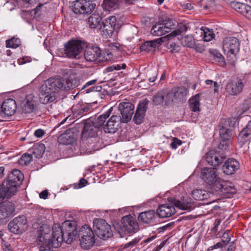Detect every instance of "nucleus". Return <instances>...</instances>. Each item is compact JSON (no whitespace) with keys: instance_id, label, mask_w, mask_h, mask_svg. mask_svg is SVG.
<instances>
[{"instance_id":"nucleus-25","label":"nucleus","mask_w":251,"mask_h":251,"mask_svg":"<svg viewBox=\"0 0 251 251\" xmlns=\"http://www.w3.org/2000/svg\"><path fill=\"white\" fill-rule=\"evenodd\" d=\"M122 122L121 116L117 114H114L108 120L106 123L102 126L105 133H115L118 129L120 124Z\"/></svg>"},{"instance_id":"nucleus-19","label":"nucleus","mask_w":251,"mask_h":251,"mask_svg":"<svg viewBox=\"0 0 251 251\" xmlns=\"http://www.w3.org/2000/svg\"><path fill=\"white\" fill-rule=\"evenodd\" d=\"M77 135L76 128H70L58 136L57 141L60 144L71 145L76 141Z\"/></svg>"},{"instance_id":"nucleus-63","label":"nucleus","mask_w":251,"mask_h":251,"mask_svg":"<svg viewBox=\"0 0 251 251\" xmlns=\"http://www.w3.org/2000/svg\"><path fill=\"white\" fill-rule=\"evenodd\" d=\"M236 246L234 242H231L226 251H234L236 249Z\"/></svg>"},{"instance_id":"nucleus-58","label":"nucleus","mask_w":251,"mask_h":251,"mask_svg":"<svg viewBox=\"0 0 251 251\" xmlns=\"http://www.w3.org/2000/svg\"><path fill=\"white\" fill-rule=\"evenodd\" d=\"M173 224H174L173 223H170L161 227H158L157 229L158 232L160 233L164 232V231L167 230V228H169L171 226H172Z\"/></svg>"},{"instance_id":"nucleus-54","label":"nucleus","mask_w":251,"mask_h":251,"mask_svg":"<svg viewBox=\"0 0 251 251\" xmlns=\"http://www.w3.org/2000/svg\"><path fill=\"white\" fill-rule=\"evenodd\" d=\"M205 83L207 85H210V84H212L213 83H214V84H213V88H214L213 91H214V93H217L218 92V90H219V85H218L217 82H214V81H213L211 80L207 79V80H206L205 81Z\"/></svg>"},{"instance_id":"nucleus-3","label":"nucleus","mask_w":251,"mask_h":251,"mask_svg":"<svg viewBox=\"0 0 251 251\" xmlns=\"http://www.w3.org/2000/svg\"><path fill=\"white\" fill-rule=\"evenodd\" d=\"M23 173L18 169L10 172L2 181L0 188V195L3 198H10L15 195L24 180Z\"/></svg>"},{"instance_id":"nucleus-47","label":"nucleus","mask_w":251,"mask_h":251,"mask_svg":"<svg viewBox=\"0 0 251 251\" xmlns=\"http://www.w3.org/2000/svg\"><path fill=\"white\" fill-rule=\"evenodd\" d=\"M21 45V41L19 38H12L6 41V47L8 48L16 49Z\"/></svg>"},{"instance_id":"nucleus-6","label":"nucleus","mask_w":251,"mask_h":251,"mask_svg":"<svg viewBox=\"0 0 251 251\" xmlns=\"http://www.w3.org/2000/svg\"><path fill=\"white\" fill-rule=\"evenodd\" d=\"M86 46V42L82 39H71L64 44L62 56L71 59H76Z\"/></svg>"},{"instance_id":"nucleus-5","label":"nucleus","mask_w":251,"mask_h":251,"mask_svg":"<svg viewBox=\"0 0 251 251\" xmlns=\"http://www.w3.org/2000/svg\"><path fill=\"white\" fill-rule=\"evenodd\" d=\"M168 201L172 205L165 204L159 206L156 211L157 218H164L169 217L176 213L174 206L183 210H191L193 209V206L188 203H185L176 200L174 198H168Z\"/></svg>"},{"instance_id":"nucleus-40","label":"nucleus","mask_w":251,"mask_h":251,"mask_svg":"<svg viewBox=\"0 0 251 251\" xmlns=\"http://www.w3.org/2000/svg\"><path fill=\"white\" fill-rule=\"evenodd\" d=\"M187 28L188 27L183 24L181 23L178 24L177 30H174L167 35L168 39L169 40H171L179 34L185 32L187 30Z\"/></svg>"},{"instance_id":"nucleus-59","label":"nucleus","mask_w":251,"mask_h":251,"mask_svg":"<svg viewBox=\"0 0 251 251\" xmlns=\"http://www.w3.org/2000/svg\"><path fill=\"white\" fill-rule=\"evenodd\" d=\"M45 133L44 130L42 129H38L34 132V135L37 138H41Z\"/></svg>"},{"instance_id":"nucleus-53","label":"nucleus","mask_w":251,"mask_h":251,"mask_svg":"<svg viewBox=\"0 0 251 251\" xmlns=\"http://www.w3.org/2000/svg\"><path fill=\"white\" fill-rule=\"evenodd\" d=\"M182 144V141L177 138H174L173 142L171 143V146L173 149H176L177 147Z\"/></svg>"},{"instance_id":"nucleus-37","label":"nucleus","mask_w":251,"mask_h":251,"mask_svg":"<svg viewBox=\"0 0 251 251\" xmlns=\"http://www.w3.org/2000/svg\"><path fill=\"white\" fill-rule=\"evenodd\" d=\"M201 30H202L201 36H202L204 41L209 42L214 38L215 34L212 29L202 26Z\"/></svg>"},{"instance_id":"nucleus-20","label":"nucleus","mask_w":251,"mask_h":251,"mask_svg":"<svg viewBox=\"0 0 251 251\" xmlns=\"http://www.w3.org/2000/svg\"><path fill=\"white\" fill-rule=\"evenodd\" d=\"M15 204L10 201H4L0 203V220L3 222L4 220L12 218L15 214Z\"/></svg>"},{"instance_id":"nucleus-17","label":"nucleus","mask_w":251,"mask_h":251,"mask_svg":"<svg viewBox=\"0 0 251 251\" xmlns=\"http://www.w3.org/2000/svg\"><path fill=\"white\" fill-rule=\"evenodd\" d=\"M84 56L85 60L89 62H94L101 56V50L100 48L94 45L88 44L86 42L85 46Z\"/></svg>"},{"instance_id":"nucleus-27","label":"nucleus","mask_w":251,"mask_h":251,"mask_svg":"<svg viewBox=\"0 0 251 251\" xmlns=\"http://www.w3.org/2000/svg\"><path fill=\"white\" fill-rule=\"evenodd\" d=\"M230 6L235 11L242 14L248 19L251 20V6L249 5L240 2L233 1Z\"/></svg>"},{"instance_id":"nucleus-57","label":"nucleus","mask_w":251,"mask_h":251,"mask_svg":"<svg viewBox=\"0 0 251 251\" xmlns=\"http://www.w3.org/2000/svg\"><path fill=\"white\" fill-rule=\"evenodd\" d=\"M101 90V87L100 86H92L91 88L86 89V93H89L91 92H100Z\"/></svg>"},{"instance_id":"nucleus-9","label":"nucleus","mask_w":251,"mask_h":251,"mask_svg":"<svg viewBox=\"0 0 251 251\" xmlns=\"http://www.w3.org/2000/svg\"><path fill=\"white\" fill-rule=\"evenodd\" d=\"M95 231L97 236L100 239L106 240L113 235L111 226L105 220L97 219L94 220Z\"/></svg>"},{"instance_id":"nucleus-7","label":"nucleus","mask_w":251,"mask_h":251,"mask_svg":"<svg viewBox=\"0 0 251 251\" xmlns=\"http://www.w3.org/2000/svg\"><path fill=\"white\" fill-rule=\"evenodd\" d=\"M236 122L229 119H221L219 125V134L222 141L219 144V148L223 149L224 147H228L229 140L235 133Z\"/></svg>"},{"instance_id":"nucleus-21","label":"nucleus","mask_w":251,"mask_h":251,"mask_svg":"<svg viewBox=\"0 0 251 251\" xmlns=\"http://www.w3.org/2000/svg\"><path fill=\"white\" fill-rule=\"evenodd\" d=\"M149 103V100L147 98L139 101L133 119V122L136 125H140L144 122Z\"/></svg>"},{"instance_id":"nucleus-34","label":"nucleus","mask_w":251,"mask_h":251,"mask_svg":"<svg viewBox=\"0 0 251 251\" xmlns=\"http://www.w3.org/2000/svg\"><path fill=\"white\" fill-rule=\"evenodd\" d=\"M102 18L99 14L94 12L89 18L88 23L91 28H96L98 26L100 27Z\"/></svg>"},{"instance_id":"nucleus-15","label":"nucleus","mask_w":251,"mask_h":251,"mask_svg":"<svg viewBox=\"0 0 251 251\" xmlns=\"http://www.w3.org/2000/svg\"><path fill=\"white\" fill-rule=\"evenodd\" d=\"M188 93L187 89L185 87H175L168 91L167 101L173 102L176 100L180 102L185 100V97Z\"/></svg>"},{"instance_id":"nucleus-30","label":"nucleus","mask_w":251,"mask_h":251,"mask_svg":"<svg viewBox=\"0 0 251 251\" xmlns=\"http://www.w3.org/2000/svg\"><path fill=\"white\" fill-rule=\"evenodd\" d=\"M128 4H133L136 0H124ZM122 0H103L102 5L103 9L108 11L115 10L119 7Z\"/></svg>"},{"instance_id":"nucleus-38","label":"nucleus","mask_w":251,"mask_h":251,"mask_svg":"<svg viewBox=\"0 0 251 251\" xmlns=\"http://www.w3.org/2000/svg\"><path fill=\"white\" fill-rule=\"evenodd\" d=\"M200 94H197L189 100V104L191 109L194 112L199 111L200 105Z\"/></svg>"},{"instance_id":"nucleus-51","label":"nucleus","mask_w":251,"mask_h":251,"mask_svg":"<svg viewBox=\"0 0 251 251\" xmlns=\"http://www.w3.org/2000/svg\"><path fill=\"white\" fill-rule=\"evenodd\" d=\"M251 108V98L245 100L242 104V109L244 111H246Z\"/></svg>"},{"instance_id":"nucleus-61","label":"nucleus","mask_w":251,"mask_h":251,"mask_svg":"<svg viewBox=\"0 0 251 251\" xmlns=\"http://www.w3.org/2000/svg\"><path fill=\"white\" fill-rule=\"evenodd\" d=\"M97 79H93V80H90V81H88L87 82H86L82 87V88H81V91H82V90L85 89L86 88H87V87L89 86H91V85H93L94 84H95L96 83V82H97Z\"/></svg>"},{"instance_id":"nucleus-44","label":"nucleus","mask_w":251,"mask_h":251,"mask_svg":"<svg viewBox=\"0 0 251 251\" xmlns=\"http://www.w3.org/2000/svg\"><path fill=\"white\" fill-rule=\"evenodd\" d=\"M34 104L33 101L27 100L22 106V111L24 113H30L33 111Z\"/></svg>"},{"instance_id":"nucleus-14","label":"nucleus","mask_w":251,"mask_h":251,"mask_svg":"<svg viewBox=\"0 0 251 251\" xmlns=\"http://www.w3.org/2000/svg\"><path fill=\"white\" fill-rule=\"evenodd\" d=\"M134 105L130 102H122L118 106V111L120 112L122 122L127 123L131 119L134 113Z\"/></svg>"},{"instance_id":"nucleus-16","label":"nucleus","mask_w":251,"mask_h":251,"mask_svg":"<svg viewBox=\"0 0 251 251\" xmlns=\"http://www.w3.org/2000/svg\"><path fill=\"white\" fill-rule=\"evenodd\" d=\"M117 22L115 16H109L101 23L100 27V30L102 32L105 38L111 37L114 31Z\"/></svg>"},{"instance_id":"nucleus-29","label":"nucleus","mask_w":251,"mask_h":251,"mask_svg":"<svg viewBox=\"0 0 251 251\" xmlns=\"http://www.w3.org/2000/svg\"><path fill=\"white\" fill-rule=\"evenodd\" d=\"M156 218H157V215L152 210L141 212L138 217L139 221L144 224H154L156 222Z\"/></svg>"},{"instance_id":"nucleus-35","label":"nucleus","mask_w":251,"mask_h":251,"mask_svg":"<svg viewBox=\"0 0 251 251\" xmlns=\"http://www.w3.org/2000/svg\"><path fill=\"white\" fill-rule=\"evenodd\" d=\"M151 32L153 35L159 36L164 35L165 33L169 32L170 31L165 29L160 20L152 27Z\"/></svg>"},{"instance_id":"nucleus-18","label":"nucleus","mask_w":251,"mask_h":251,"mask_svg":"<svg viewBox=\"0 0 251 251\" xmlns=\"http://www.w3.org/2000/svg\"><path fill=\"white\" fill-rule=\"evenodd\" d=\"M213 190L216 192V194L227 197L230 196L228 195L236 193V190L234 186L228 185L222 179H219V182L214 185Z\"/></svg>"},{"instance_id":"nucleus-48","label":"nucleus","mask_w":251,"mask_h":251,"mask_svg":"<svg viewBox=\"0 0 251 251\" xmlns=\"http://www.w3.org/2000/svg\"><path fill=\"white\" fill-rule=\"evenodd\" d=\"M126 64L123 63L121 65L120 64H113L110 66L106 67L105 70L107 72H111L114 70H120L121 69H126Z\"/></svg>"},{"instance_id":"nucleus-43","label":"nucleus","mask_w":251,"mask_h":251,"mask_svg":"<svg viewBox=\"0 0 251 251\" xmlns=\"http://www.w3.org/2000/svg\"><path fill=\"white\" fill-rule=\"evenodd\" d=\"M181 44L183 46L193 48L195 44L194 39L192 36H186L180 39Z\"/></svg>"},{"instance_id":"nucleus-39","label":"nucleus","mask_w":251,"mask_h":251,"mask_svg":"<svg viewBox=\"0 0 251 251\" xmlns=\"http://www.w3.org/2000/svg\"><path fill=\"white\" fill-rule=\"evenodd\" d=\"M65 79L66 87L64 88H66V91L75 88L79 85L80 79L78 77H73L72 78L70 76L69 78Z\"/></svg>"},{"instance_id":"nucleus-26","label":"nucleus","mask_w":251,"mask_h":251,"mask_svg":"<svg viewBox=\"0 0 251 251\" xmlns=\"http://www.w3.org/2000/svg\"><path fill=\"white\" fill-rule=\"evenodd\" d=\"M240 163L235 158H230L226 160L222 167L223 173L226 175H232L240 168Z\"/></svg>"},{"instance_id":"nucleus-11","label":"nucleus","mask_w":251,"mask_h":251,"mask_svg":"<svg viewBox=\"0 0 251 251\" xmlns=\"http://www.w3.org/2000/svg\"><path fill=\"white\" fill-rule=\"evenodd\" d=\"M248 79L245 76H242L229 81L226 87V93L231 96L237 95L242 91Z\"/></svg>"},{"instance_id":"nucleus-62","label":"nucleus","mask_w":251,"mask_h":251,"mask_svg":"<svg viewBox=\"0 0 251 251\" xmlns=\"http://www.w3.org/2000/svg\"><path fill=\"white\" fill-rule=\"evenodd\" d=\"M88 181L86 179L84 178H81L79 181L78 184V188H81L84 187L86 183H87Z\"/></svg>"},{"instance_id":"nucleus-12","label":"nucleus","mask_w":251,"mask_h":251,"mask_svg":"<svg viewBox=\"0 0 251 251\" xmlns=\"http://www.w3.org/2000/svg\"><path fill=\"white\" fill-rule=\"evenodd\" d=\"M27 226L26 218L24 215L15 218L8 225V227L10 231L17 234L25 232Z\"/></svg>"},{"instance_id":"nucleus-46","label":"nucleus","mask_w":251,"mask_h":251,"mask_svg":"<svg viewBox=\"0 0 251 251\" xmlns=\"http://www.w3.org/2000/svg\"><path fill=\"white\" fill-rule=\"evenodd\" d=\"M161 22L162 23V25L164 26L167 30L170 31L171 29H173L175 27L174 20L173 19L166 18L165 19L161 20Z\"/></svg>"},{"instance_id":"nucleus-1","label":"nucleus","mask_w":251,"mask_h":251,"mask_svg":"<svg viewBox=\"0 0 251 251\" xmlns=\"http://www.w3.org/2000/svg\"><path fill=\"white\" fill-rule=\"evenodd\" d=\"M34 226H35L34 225ZM37 228L36 242L40 251H55L61 245L63 241L70 244L76 237L79 238L80 245L84 250L91 248L95 243L93 231L88 225L82 226L78 231L75 224L65 222L61 227H50L47 224H42Z\"/></svg>"},{"instance_id":"nucleus-24","label":"nucleus","mask_w":251,"mask_h":251,"mask_svg":"<svg viewBox=\"0 0 251 251\" xmlns=\"http://www.w3.org/2000/svg\"><path fill=\"white\" fill-rule=\"evenodd\" d=\"M216 169L215 168H205L201 172L202 179L207 184L212 186V188L219 179L216 175Z\"/></svg>"},{"instance_id":"nucleus-50","label":"nucleus","mask_w":251,"mask_h":251,"mask_svg":"<svg viewBox=\"0 0 251 251\" xmlns=\"http://www.w3.org/2000/svg\"><path fill=\"white\" fill-rule=\"evenodd\" d=\"M230 231L229 230H227L226 231L223 235L222 242L226 246L228 243L230 241Z\"/></svg>"},{"instance_id":"nucleus-36","label":"nucleus","mask_w":251,"mask_h":251,"mask_svg":"<svg viewBox=\"0 0 251 251\" xmlns=\"http://www.w3.org/2000/svg\"><path fill=\"white\" fill-rule=\"evenodd\" d=\"M192 196L195 200L202 201L207 199L208 194L205 190L196 189L192 191Z\"/></svg>"},{"instance_id":"nucleus-4","label":"nucleus","mask_w":251,"mask_h":251,"mask_svg":"<svg viewBox=\"0 0 251 251\" xmlns=\"http://www.w3.org/2000/svg\"><path fill=\"white\" fill-rule=\"evenodd\" d=\"M112 111L113 107H111L97 118L91 117L87 119L83 127V135L90 138L98 136L99 132H101L102 126Z\"/></svg>"},{"instance_id":"nucleus-55","label":"nucleus","mask_w":251,"mask_h":251,"mask_svg":"<svg viewBox=\"0 0 251 251\" xmlns=\"http://www.w3.org/2000/svg\"><path fill=\"white\" fill-rule=\"evenodd\" d=\"M225 246V245L221 242H218L216 243L215 245L209 247L207 251H211L214 249H217L219 248H223V247Z\"/></svg>"},{"instance_id":"nucleus-52","label":"nucleus","mask_w":251,"mask_h":251,"mask_svg":"<svg viewBox=\"0 0 251 251\" xmlns=\"http://www.w3.org/2000/svg\"><path fill=\"white\" fill-rule=\"evenodd\" d=\"M168 49H170L172 52H177L180 50V46L177 45L175 42H170L168 45Z\"/></svg>"},{"instance_id":"nucleus-13","label":"nucleus","mask_w":251,"mask_h":251,"mask_svg":"<svg viewBox=\"0 0 251 251\" xmlns=\"http://www.w3.org/2000/svg\"><path fill=\"white\" fill-rule=\"evenodd\" d=\"M121 228L126 233H134L139 230V226L136 219L130 215L124 216L121 220Z\"/></svg>"},{"instance_id":"nucleus-49","label":"nucleus","mask_w":251,"mask_h":251,"mask_svg":"<svg viewBox=\"0 0 251 251\" xmlns=\"http://www.w3.org/2000/svg\"><path fill=\"white\" fill-rule=\"evenodd\" d=\"M201 5L203 6V9L206 10L212 7L214 5L213 0H200Z\"/></svg>"},{"instance_id":"nucleus-23","label":"nucleus","mask_w":251,"mask_h":251,"mask_svg":"<svg viewBox=\"0 0 251 251\" xmlns=\"http://www.w3.org/2000/svg\"><path fill=\"white\" fill-rule=\"evenodd\" d=\"M226 155L224 152L209 151L205 155V160L209 165L216 167L220 165L226 158Z\"/></svg>"},{"instance_id":"nucleus-22","label":"nucleus","mask_w":251,"mask_h":251,"mask_svg":"<svg viewBox=\"0 0 251 251\" xmlns=\"http://www.w3.org/2000/svg\"><path fill=\"white\" fill-rule=\"evenodd\" d=\"M0 118H6L14 115L16 111V101L12 99H8L4 100L0 106Z\"/></svg>"},{"instance_id":"nucleus-31","label":"nucleus","mask_w":251,"mask_h":251,"mask_svg":"<svg viewBox=\"0 0 251 251\" xmlns=\"http://www.w3.org/2000/svg\"><path fill=\"white\" fill-rule=\"evenodd\" d=\"M168 96V91L167 89H162L158 91L152 98V103L154 105H158L163 103L165 101L166 105L169 104L170 102L167 101V98Z\"/></svg>"},{"instance_id":"nucleus-2","label":"nucleus","mask_w":251,"mask_h":251,"mask_svg":"<svg viewBox=\"0 0 251 251\" xmlns=\"http://www.w3.org/2000/svg\"><path fill=\"white\" fill-rule=\"evenodd\" d=\"M66 79L62 77H54L49 78L46 85L40 88L39 101L43 104H47L55 100V93L60 90L66 91Z\"/></svg>"},{"instance_id":"nucleus-33","label":"nucleus","mask_w":251,"mask_h":251,"mask_svg":"<svg viewBox=\"0 0 251 251\" xmlns=\"http://www.w3.org/2000/svg\"><path fill=\"white\" fill-rule=\"evenodd\" d=\"M45 151V147L43 143H36L28 150V152L34 155L37 158L42 157Z\"/></svg>"},{"instance_id":"nucleus-28","label":"nucleus","mask_w":251,"mask_h":251,"mask_svg":"<svg viewBox=\"0 0 251 251\" xmlns=\"http://www.w3.org/2000/svg\"><path fill=\"white\" fill-rule=\"evenodd\" d=\"M237 139L239 143L242 146L245 145L247 142L251 141V120L240 131Z\"/></svg>"},{"instance_id":"nucleus-64","label":"nucleus","mask_w":251,"mask_h":251,"mask_svg":"<svg viewBox=\"0 0 251 251\" xmlns=\"http://www.w3.org/2000/svg\"><path fill=\"white\" fill-rule=\"evenodd\" d=\"M48 192L47 190H45L40 193L39 197L41 199H46L48 197Z\"/></svg>"},{"instance_id":"nucleus-60","label":"nucleus","mask_w":251,"mask_h":251,"mask_svg":"<svg viewBox=\"0 0 251 251\" xmlns=\"http://www.w3.org/2000/svg\"><path fill=\"white\" fill-rule=\"evenodd\" d=\"M1 247L3 251H13L11 245L7 243L2 244Z\"/></svg>"},{"instance_id":"nucleus-45","label":"nucleus","mask_w":251,"mask_h":251,"mask_svg":"<svg viewBox=\"0 0 251 251\" xmlns=\"http://www.w3.org/2000/svg\"><path fill=\"white\" fill-rule=\"evenodd\" d=\"M33 157L31 154L29 152L23 154L19 160V164L23 165H28L32 160Z\"/></svg>"},{"instance_id":"nucleus-32","label":"nucleus","mask_w":251,"mask_h":251,"mask_svg":"<svg viewBox=\"0 0 251 251\" xmlns=\"http://www.w3.org/2000/svg\"><path fill=\"white\" fill-rule=\"evenodd\" d=\"M162 38L157 40L147 41L143 44L140 47L141 51L149 52L152 49L158 47L162 43Z\"/></svg>"},{"instance_id":"nucleus-41","label":"nucleus","mask_w":251,"mask_h":251,"mask_svg":"<svg viewBox=\"0 0 251 251\" xmlns=\"http://www.w3.org/2000/svg\"><path fill=\"white\" fill-rule=\"evenodd\" d=\"M97 103V102L93 103H85L81 105L77 110L76 114L78 115H83L86 114L93 109L92 107L94 104Z\"/></svg>"},{"instance_id":"nucleus-56","label":"nucleus","mask_w":251,"mask_h":251,"mask_svg":"<svg viewBox=\"0 0 251 251\" xmlns=\"http://www.w3.org/2000/svg\"><path fill=\"white\" fill-rule=\"evenodd\" d=\"M139 241V239L137 238H135L132 241L129 242L128 243L125 244L124 245L125 248H128L129 247H132L135 246L138 242Z\"/></svg>"},{"instance_id":"nucleus-8","label":"nucleus","mask_w":251,"mask_h":251,"mask_svg":"<svg viewBox=\"0 0 251 251\" xmlns=\"http://www.w3.org/2000/svg\"><path fill=\"white\" fill-rule=\"evenodd\" d=\"M96 6V3L91 0H76L73 2L71 9L77 15H85L91 14Z\"/></svg>"},{"instance_id":"nucleus-42","label":"nucleus","mask_w":251,"mask_h":251,"mask_svg":"<svg viewBox=\"0 0 251 251\" xmlns=\"http://www.w3.org/2000/svg\"><path fill=\"white\" fill-rule=\"evenodd\" d=\"M210 53L213 56L214 60L219 63L221 66H224L226 64L224 56L218 50H210Z\"/></svg>"},{"instance_id":"nucleus-10","label":"nucleus","mask_w":251,"mask_h":251,"mask_svg":"<svg viewBox=\"0 0 251 251\" xmlns=\"http://www.w3.org/2000/svg\"><path fill=\"white\" fill-rule=\"evenodd\" d=\"M223 49L224 53L227 56H235L240 50L239 40L234 37H226L223 40Z\"/></svg>"}]
</instances>
